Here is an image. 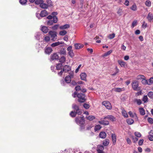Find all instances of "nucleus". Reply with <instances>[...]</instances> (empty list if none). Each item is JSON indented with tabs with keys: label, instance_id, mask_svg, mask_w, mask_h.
I'll return each mask as SVG.
<instances>
[{
	"label": "nucleus",
	"instance_id": "nucleus-48",
	"mask_svg": "<svg viewBox=\"0 0 153 153\" xmlns=\"http://www.w3.org/2000/svg\"><path fill=\"white\" fill-rule=\"evenodd\" d=\"M27 2V0H20L19 2L22 5H25Z\"/></svg>",
	"mask_w": 153,
	"mask_h": 153
},
{
	"label": "nucleus",
	"instance_id": "nucleus-31",
	"mask_svg": "<svg viewBox=\"0 0 153 153\" xmlns=\"http://www.w3.org/2000/svg\"><path fill=\"white\" fill-rule=\"evenodd\" d=\"M130 9L134 11H135L137 10V6L135 4H134L132 6L130 7Z\"/></svg>",
	"mask_w": 153,
	"mask_h": 153
},
{
	"label": "nucleus",
	"instance_id": "nucleus-15",
	"mask_svg": "<svg viewBox=\"0 0 153 153\" xmlns=\"http://www.w3.org/2000/svg\"><path fill=\"white\" fill-rule=\"evenodd\" d=\"M87 75L85 73H82L80 74L81 79L82 80L86 81V80Z\"/></svg>",
	"mask_w": 153,
	"mask_h": 153
},
{
	"label": "nucleus",
	"instance_id": "nucleus-5",
	"mask_svg": "<svg viewBox=\"0 0 153 153\" xmlns=\"http://www.w3.org/2000/svg\"><path fill=\"white\" fill-rule=\"evenodd\" d=\"M49 35L51 38V40L55 41L56 39L57 35L56 32L52 31H50L48 33Z\"/></svg>",
	"mask_w": 153,
	"mask_h": 153
},
{
	"label": "nucleus",
	"instance_id": "nucleus-12",
	"mask_svg": "<svg viewBox=\"0 0 153 153\" xmlns=\"http://www.w3.org/2000/svg\"><path fill=\"white\" fill-rule=\"evenodd\" d=\"M48 15V13L47 11L45 10L41 11L40 13V16L42 17H44Z\"/></svg>",
	"mask_w": 153,
	"mask_h": 153
},
{
	"label": "nucleus",
	"instance_id": "nucleus-26",
	"mask_svg": "<svg viewBox=\"0 0 153 153\" xmlns=\"http://www.w3.org/2000/svg\"><path fill=\"white\" fill-rule=\"evenodd\" d=\"M109 143V140L108 139H106L103 142V144L105 146H108Z\"/></svg>",
	"mask_w": 153,
	"mask_h": 153
},
{
	"label": "nucleus",
	"instance_id": "nucleus-51",
	"mask_svg": "<svg viewBox=\"0 0 153 153\" xmlns=\"http://www.w3.org/2000/svg\"><path fill=\"white\" fill-rule=\"evenodd\" d=\"M115 36V34L114 33H113L112 34H110L109 35L108 37L110 39H112L114 38Z\"/></svg>",
	"mask_w": 153,
	"mask_h": 153
},
{
	"label": "nucleus",
	"instance_id": "nucleus-56",
	"mask_svg": "<svg viewBox=\"0 0 153 153\" xmlns=\"http://www.w3.org/2000/svg\"><path fill=\"white\" fill-rule=\"evenodd\" d=\"M69 55L71 57H72L74 56V53L73 52V51H68V52Z\"/></svg>",
	"mask_w": 153,
	"mask_h": 153
},
{
	"label": "nucleus",
	"instance_id": "nucleus-6",
	"mask_svg": "<svg viewBox=\"0 0 153 153\" xmlns=\"http://www.w3.org/2000/svg\"><path fill=\"white\" fill-rule=\"evenodd\" d=\"M102 104L108 109H111L112 108L110 103L108 101H103L102 102Z\"/></svg>",
	"mask_w": 153,
	"mask_h": 153
},
{
	"label": "nucleus",
	"instance_id": "nucleus-54",
	"mask_svg": "<svg viewBox=\"0 0 153 153\" xmlns=\"http://www.w3.org/2000/svg\"><path fill=\"white\" fill-rule=\"evenodd\" d=\"M135 135L137 137H140L141 136V134L140 133L137 132H135L134 133Z\"/></svg>",
	"mask_w": 153,
	"mask_h": 153
},
{
	"label": "nucleus",
	"instance_id": "nucleus-2",
	"mask_svg": "<svg viewBox=\"0 0 153 153\" xmlns=\"http://www.w3.org/2000/svg\"><path fill=\"white\" fill-rule=\"evenodd\" d=\"M74 73L71 71L69 73V75L66 76L65 79V81L67 83H69L71 81V79L74 77Z\"/></svg>",
	"mask_w": 153,
	"mask_h": 153
},
{
	"label": "nucleus",
	"instance_id": "nucleus-28",
	"mask_svg": "<svg viewBox=\"0 0 153 153\" xmlns=\"http://www.w3.org/2000/svg\"><path fill=\"white\" fill-rule=\"evenodd\" d=\"M66 58L64 56H62L59 59V61L60 62L62 63H64L65 61Z\"/></svg>",
	"mask_w": 153,
	"mask_h": 153
},
{
	"label": "nucleus",
	"instance_id": "nucleus-27",
	"mask_svg": "<svg viewBox=\"0 0 153 153\" xmlns=\"http://www.w3.org/2000/svg\"><path fill=\"white\" fill-rule=\"evenodd\" d=\"M139 111L140 114L142 115H144L145 114V112L144 110L142 108H140L139 109Z\"/></svg>",
	"mask_w": 153,
	"mask_h": 153
},
{
	"label": "nucleus",
	"instance_id": "nucleus-60",
	"mask_svg": "<svg viewBox=\"0 0 153 153\" xmlns=\"http://www.w3.org/2000/svg\"><path fill=\"white\" fill-rule=\"evenodd\" d=\"M59 26V25H56L52 27V29L54 30H56L57 29Z\"/></svg>",
	"mask_w": 153,
	"mask_h": 153
},
{
	"label": "nucleus",
	"instance_id": "nucleus-30",
	"mask_svg": "<svg viewBox=\"0 0 153 153\" xmlns=\"http://www.w3.org/2000/svg\"><path fill=\"white\" fill-rule=\"evenodd\" d=\"M76 114V113L75 112V111H72L71 112L70 115L73 117H75Z\"/></svg>",
	"mask_w": 153,
	"mask_h": 153
},
{
	"label": "nucleus",
	"instance_id": "nucleus-40",
	"mask_svg": "<svg viewBox=\"0 0 153 153\" xmlns=\"http://www.w3.org/2000/svg\"><path fill=\"white\" fill-rule=\"evenodd\" d=\"M141 82L144 85H148V81L145 79V78L142 79Z\"/></svg>",
	"mask_w": 153,
	"mask_h": 153
},
{
	"label": "nucleus",
	"instance_id": "nucleus-63",
	"mask_svg": "<svg viewBox=\"0 0 153 153\" xmlns=\"http://www.w3.org/2000/svg\"><path fill=\"white\" fill-rule=\"evenodd\" d=\"M75 89L76 91H77L80 90H81L80 87L79 85H78L75 87Z\"/></svg>",
	"mask_w": 153,
	"mask_h": 153
},
{
	"label": "nucleus",
	"instance_id": "nucleus-59",
	"mask_svg": "<svg viewBox=\"0 0 153 153\" xmlns=\"http://www.w3.org/2000/svg\"><path fill=\"white\" fill-rule=\"evenodd\" d=\"M147 27V24L145 22H143L142 25V27L144 28H146Z\"/></svg>",
	"mask_w": 153,
	"mask_h": 153
},
{
	"label": "nucleus",
	"instance_id": "nucleus-37",
	"mask_svg": "<svg viewBox=\"0 0 153 153\" xmlns=\"http://www.w3.org/2000/svg\"><path fill=\"white\" fill-rule=\"evenodd\" d=\"M62 66V63H60L58 64L56 67V69L57 70H59L61 69Z\"/></svg>",
	"mask_w": 153,
	"mask_h": 153
},
{
	"label": "nucleus",
	"instance_id": "nucleus-32",
	"mask_svg": "<svg viewBox=\"0 0 153 153\" xmlns=\"http://www.w3.org/2000/svg\"><path fill=\"white\" fill-rule=\"evenodd\" d=\"M101 127L99 125H98L95 126L94 128V131H97L100 129Z\"/></svg>",
	"mask_w": 153,
	"mask_h": 153
},
{
	"label": "nucleus",
	"instance_id": "nucleus-4",
	"mask_svg": "<svg viewBox=\"0 0 153 153\" xmlns=\"http://www.w3.org/2000/svg\"><path fill=\"white\" fill-rule=\"evenodd\" d=\"M84 121L83 117H79L75 118V122L77 124H83L84 123Z\"/></svg>",
	"mask_w": 153,
	"mask_h": 153
},
{
	"label": "nucleus",
	"instance_id": "nucleus-62",
	"mask_svg": "<svg viewBox=\"0 0 153 153\" xmlns=\"http://www.w3.org/2000/svg\"><path fill=\"white\" fill-rule=\"evenodd\" d=\"M144 140L143 139H140L139 142L138 144L139 145L141 146L143 144Z\"/></svg>",
	"mask_w": 153,
	"mask_h": 153
},
{
	"label": "nucleus",
	"instance_id": "nucleus-23",
	"mask_svg": "<svg viewBox=\"0 0 153 153\" xmlns=\"http://www.w3.org/2000/svg\"><path fill=\"white\" fill-rule=\"evenodd\" d=\"M40 7L43 9H47L48 7V5L46 4L43 3H42L41 4H40Z\"/></svg>",
	"mask_w": 153,
	"mask_h": 153
},
{
	"label": "nucleus",
	"instance_id": "nucleus-39",
	"mask_svg": "<svg viewBox=\"0 0 153 153\" xmlns=\"http://www.w3.org/2000/svg\"><path fill=\"white\" fill-rule=\"evenodd\" d=\"M44 2L43 0H36L35 1V3L36 4H40H40Z\"/></svg>",
	"mask_w": 153,
	"mask_h": 153
},
{
	"label": "nucleus",
	"instance_id": "nucleus-18",
	"mask_svg": "<svg viewBox=\"0 0 153 153\" xmlns=\"http://www.w3.org/2000/svg\"><path fill=\"white\" fill-rule=\"evenodd\" d=\"M125 89L124 88H115L114 89V91H115L118 92H120L122 91H125Z\"/></svg>",
	"mask_w": 153,
	"mask_h": 153
},
{
	"label": "nucleus",
	"instance_id": "nucleus-25",
	"mask_svg": "<svg viewBox=\"0 0 153 153\" xmlns=\"http://www.w3.org/2000/svg\"><path fill=\"white\" fill-rule=\"evenodd\" d=\"M134 101L135 102H136L137 104L138 105H140L142 104V101L140 99H135Z\"/></svg>",
	"mask_w": 153,
	"mask_h": 153
},
{
	"label": "nucleus",
	"instance_id": "nucleus-61",
	"mask_svg": "<svg viewBox=\"0 0 153 153\" xmlns=\"http://www.w3.org/2000/svg\"><path fill=\"white\" fill-rule=\"evenodd\" d=\"M40 34L39 33H37L36 35L35 36V37L36 39H37L39 40V38L40 37Z\"/></svg>",
	"mask_w": 153,
	"mask_h": 153
},
{
	"label": "nucleus",
	"instance_id": "nucleus-50",
	"mask_svg": "<svg viewBox=\"0 0 153 153\" xmlns=\"http://www.w3.org/2000/svg\"><path fill=\"white\" fill-rule=\"evenodd\" d=\"M143 101L144 102H146L148 101V98L147 96H144L143 98Z\"/></svg>",
	"mask_w": 153,
	"mask_h": 153
},
{
	"label": "nucleus",
	"instance_id": "nucleus-43",
	"mask_svg": "<svg viewBox=\"0 0 153 153\" xmlns=\"http://www.w3.org/2000/svg\"><path fill=\"white\" fill-rule=\"evenodd\" d=\"M53 23L52 20H49L47 22V24L48 25H52Z\"/></svg>",
	"mask_w": 153,
	"mask_h": 153
},
{
	"label": "nucleus",
	"instance_id": "nucleus-21",
	"mask_svg": "<svg viewBox=\"0 0 153 153\" xmlns=\"http://www.w3.org/2000/svg\"><path fill=\"white\" fill-rule=\"evenodd\" d=\"M70 27V25L69 24H65L59 27L60 29L63 30L69 28Z\"/></svg>",
	"mask_w": 153,
	"mask_h": 153
},
{
	"label": "nucleus",
	"instance_id": "nucleus-3",
	"mask_svg": "<svg viewBox=\"0 0 153 153\" xmlns=\"http://www.w3.org/2000/svg\"><path fill=\"white\" fill-rule=\"evenodd\" d=\"M131 85L133 89L135 91H138L140 90V87L138 86V82L136 80L132 82Z\"/></svg>",
	"mask_w": 153,
	"mask_h": 153
},
{
	"label": "nucleus",
	"instance_id": "nucleus-35",
	"mask_svg": "<svg viewBox=\"0 0 153 153\" xmlns=\"http://www.w3.org/2000/svg\"><path fill=\"white\" fill-rule=\"evenodd\" d=\"M145 4L146 6L150 7L151 5V3L149 0H147L145 2Z\"/></svg>",
	"mask_w": 153,
	"mask_h": 153
},
{
	"label": "nucleus",
	"instance_id": "nucleus-64",
	"mask_svg": "<svg viewBox=\"0 0 153 153\" xmlns=\"http://www.w3.org/2000/svg\"><path fill=\"white\" fill-rule=\"evenodd\" d=\"M44 39L46 41L48 42L50 40V38L49 36H47L45 37Z\"/></svg>",
	"mask_w": 153,
	"mask_h": 153
},
{
	"label": "nucleus",
	"instance_id": "nucleus-36",
	"mask_svg": "<svg viewBox=\"0 0 153 153\" xmlns=\"http://www.w3.org/2000/svg\"><path fill=\"white\" fill-rule=\"evenodd\" d=\"M67 33V32L65 30H62L59 32V34L61 36H64Z\"/></svg>",
	"mask_w": 153,
	"mask_h": 153
},
{
	"label": "nucleus",
	"instance_id": "nucleus-11",
	"mask_svg": "<svg viewBox=\"0 0 153 153\" xmlns=\"http://www.w3.org/2000/svg\"><path fill=\"white\" fill-rule=\"evenodd\" d=\"M59 57L56 53H53L51 55V59L52 60L58 59Z\"/></svg>",
	"mask_w": 153,
	"mask_h": 153
},
{
	"label": "nucleus",
	"instance_id": "nucleus-41",
	"mask_svg": "<svg viewBox=\"0 0 153 153\" xmlns=\"http://www.w3.org/2000/svg\"><path fill=\"white\" fill-rule=\"evenodd\" d=\"M122 114L125 117H128V114L125 110H123L122 111Z\"/></svg>",
	"mask_w": 153,
	"mask_h": 153
},
{
	"label": "nucleus",
	"instance_id": "nucleus-58",
	"mask_svg": "<svg viewBox=\"0 0 153 153\" xmlns=\"http://www.w3.org/2000/svg\"><path fill=\"white\" fill-rule=\"evenodd\" d=\"M148 121L149 123L151 124L153 123V120L152 118L149 117L148 118Z\"/></svg>",
	"mask_w": 153,
	"mask_h": 153
},
{
	"label": "nucleus",
	"instance_id": "nucleus-52",
	"mask_svg": "<svg viewBox=\"0 0 153 153\" xmlns=\"http://www.w3.org/2000/svg\"><path fill=\"white\" fill-rule=\"evenodd\" d=\"M123 13V12L122 11V9L120 8L117 11V14H118L120 16Z\"/></svg>",
	"mask_w": 153,
	"mask_h": 153
},
{
	"label": "nucleus",
	"instance_id": "nucleus-9",
	"mask_svg": "<svg viewBox=\"0 0 153 153\" xmlns=\"http://www.w3.org/2000/svg\"><path fill=\"white\" fill-rule=\"evenodd\" d=\"M98 122L100 124L104 125H108L109 124L108 121L104 120L102 118H101V121H99Z\"/></svg>",
	"mask_w": 153,
	"mask_h": 153
},
{
	"label": "nucleus",
	"instance_id": "nucleus-47",
	"mask_svg": "<svg viewBox=\"0 0 153 153\" xmlns=\"http://www.w3.org/2000/svg\"><path fill=\"white\" fill-rule=\"evenodd\" d=\"M53 21L54 23H56L57 22L58 19L56 16H53Z\"/></svg>",
	"mask_w": 153,
	"mask_h": 153
},
{
	"label": "nucleus",
	"instance_id": "nucleus-1",
	"mask_svg": "<svg viewBox=\"0 0 153 153\" xmlns=\"http://www.w3.org/2000/svg\"><path fill=\"white\" fill-rule=\"evenodd\" d=\"M77 97L78 98V101L80 103H82L85 102L86 100L85 95L84 94H78Z\"/></svg>",
	"mask_w": 153,
	"mask_h": 153
},
{
	"label": "nucleus",
	"instance_id": "nucleus-55",
	"mask_svg": "<svg viewBox=\"0 0 153 153\" xmlns=\"http://www.w3.org/2000/svg\"><path fill=\"white\" fill-rule=\"evenodd\" d=\"M83 106L86 109H88L90 107L89 105L86 103H84Z\"/></svg>",
	"mask_w": 153,
	"mask_h": 153
},
{
	"label": "nucleus",
	"instance_id": "nucleus-22",
	"mask_svg": "<svg viewBox=\"0 0 153 153\" xmlns=\"http://www.w3.org/2000/svg\"><path fill=\"white\" fill-rule=\"evenodd\" d=\"M41 30L44 33H46L48 32V29L47 27L43 26L42 27Z\"/></svg>",
	"mask_w": 153,
	"mask_h": 153
},
{
	"label": "nucleus",
	"instance_id": "nucleus-46",
	"mask_svg": "<svg viewBox=\"0 0 153 153\" xmlns=\"http://www.w3.org/2000/svg\"><path fill=\"white\" fill-rule=\"evenodd\" d=\"M112 52V50H110L107 52L105 53L104 54V56H106L110 55Z\"/></svg>",
	"mask_w": 153,
	"mask_h": 153
},
{
	"label": "nucleus",
	"instance_id": "nucleus-20",
	"mask_svg": "<svg viewBox=\"0 0 153 153\" xmlns=\"http://www.w3.org/2000/svg\"><path fill=\"white\" fill-rule=\"evenodd\" d=\"M111 138L113 141V143L114 145L116 142V136L115 134H111Z\"/></svg>",
	"mask_w": 153,
	"mask_h": 153
},
{
	"label": "nucleus",
	"instance_id": "nucleus-29",
	"mask_svg": "<svg viewBox=\"0 0 153 153\" xmlns=\"http://www.w3.org/2000/svg\"><path fill=\"white\" fill-rule=\"evenodd\" d=\"M127 123L129 125H131L134 122V120L131 119H128L127 120Z\"/></svg>",
	"mask_w": 153,
	"mask_h": 153
},
{
	"label": "nucleus",
	"instance_id": "nucleus-57",
	"mask_svg": "<svg viewBox=\"0 0 153 153\" xmlns=\"http://www.w3.org/2000/svg\"><path fill=\"white\" fill-rule=\"evenodd\" d=\"M47 2L48 4H47L48 5V7L52 5V2L51 0H47Z\"/></svg>",
	"mask_w": 153,
	"mask_h": 153
},
{
	"label": "nucleus",
	"instance_id": "nucleus-10",
	"mask_svg": "<svg viewBox=\"0 0 153 153\" xmlns=\"http://www.w3.org/2000/svg\"><path fill=\"white\" fill-rule=\"evenodd\" d=\"M147 18L150 22L152 21L153 22V14L152 13H149L147 17Z\"/></svg>",
	"mask_w": 153,
	"mask_h": 153
},
{
	"label": "nucleus",
	"instance_id": "nucleus-14",
	"mask_svg": "<svg viewBox=\"0 0 153 153\" xmlns=\"http://www.w3.org/2000/svg\"><path fill=\"white\" fill-rule=\"evenodd\" d=\"M64 44V42H58L51 44V46L52 47H55L58 46L60 44Z\"/></svg>",
	"mask_w": 153,
	"mask_h": 153
},
{
	"label": "nucleus",
	"instance_id": "nucleus-53",
	"mask_svg": "<svg viewBox=\"0 0 153 153\" xmlns=\"http://www.w3.org/2000/svg\"><path fill=\"white\" fill-rule=\"evenodd\" d=\"M145 78V77L144 76L142 75H138L137 78V79H142Z\"/></svg>",
	"mask_w": 153,
	"mask_h": 153
},
{
	"label": "nucleus",
	"instance_id": "nucleus-19",
	"mask_svg": "<svg viewBox=\"0 0 153 153\" xmlns=\"http://www.w3.org/2000/svg\"><path fill=\"white\" fill-rule=\"evenodd\" d=\"M106 134L105 132L102 131L100 133L99 136L102 138L104 139L106 137Z\"/></svg>",
	"mask_w": 153,
	"mask_h": 153
},
{
	"label": "nucleus",
	"instance_id": "nucleus-33",
	"mask_svg": "<svg viewBox=\"0 0 153 153\" xmlns=\"http://www.w3.org/2000/svg\"><path fill=\"white\" fill-rule=\"evenodd\" d=\"M72 108L74 110V111H76L79 108V107L76 104H73L72 105Z\"/></svg>",
	"mask_w": 153,
	"mask_h": 153
},
{
	"label": "nucleus",
	"instance_id": "nucleus-7",
	"mask_svg": "<svg viewBox=\"0 0 153 153\" xmlns=\"http://www.w3.org/2000/svg\"><path fill=\"white\" fill-rule=\"evenodd\" d=\"M106 119H108L112 122H114L116 121V118L113 116L112 115H108L104 118V120Z\"/></svg>",
	"mask_w": 153,
	"mask_h": 153
},
{
	"label": "nucleus",
	"instance_id": "nucleus-13",
	"mask_svg": "<svg viewBox=\"0 0 153 153\" xmlns=\"http://www.w3.org/2000/svg\"><path fill=\"white\" fill-rule=\"evenodd\" d=\"M75 48L76 49H79L82 48L84 45H83L81 44H76L74 45Z\"/></svg>",
	"mask_w": 153,
	"mask_h": 153
},
{
	"label": "nucleus",
	"instance_id": "nucleus-38",
	"mask_svg": "<svg viewBox=\"0 0 153 153\" xmlns=\"http://www.w3.org/2000/svg\"><path fill=\"white\" fill-rule=\"evenodd\" d=\"M153 83V77H151L149 80L148 85H150Z\"/></svg>",
	"mask_w": 153,
	"mask_h": 153
},
{
	"label": "nucleus",
	"instance_id": "nucleus-17",
	"mask_svg": "<svg viewBox=\"0 0 153 153\" xmlns=\"http://www.w3.org/2000/svg\"><path fill=\"white\" fill-rule=\"evenodd\" d=\"M59 53L61 55H65L66 54V51L64 48H62L60 50Z\"/></svg>",
	"mask_w": 153,
	"mask_h": 153
},
{
	"label": "nucleus",
	"instance_id": "nucleus-44",
	"mask_svg": "<svg viewBox=\"0 0 153 153\" xmlns=\"http://www.w3.org/2000/svg\"><path fill=\"white\" fill-rule=\"evenodd\" d=\"M75 112L76 113V114H78V115H80L82 114V110L80 108L78 109L77 110L75 111Z\"/></svg>",
	"mask_w": 153,
	"mask_h": 153
},
{
	"label": "nucleus",
	"instance_id": "nucleus-16",
	"mask_svg": "<svg viewBox=\"0 0 153 153\" xmlns=\"http://www.w3.org/2000/svg\"><path fill=\"white\" fill-rule=\"evenodd\" d=\"M52 51V49L50 47H48L45 48V53L47 54H50Z\"/></svg>",
	"mask_w": 153,
	"mask_h": 153
},
{
	"label": "nucleus",
	"instance_id": "nucleus-49",
	"mask_svg": "<svg viewBox=\"0 0 153 153\" xmlns=\"http://www.w3.org/2000/svg\"><path fill=\"white\" fill-rule=\"evenodd\" d=\"M148 96L151 98H153V92L150 91L148 92Z\"/></svg>",
	"mask_w": 153,
	"mask_h": 153
},
{
	"label": "nucleus",
	"instance_id": "nucleus-24",
	"mask_svg": "<svg viewBox=\"0 0 153 153\" xmlns=\"http://www.w3.org/2000/svg\"><path fill=\"white\" fill-rule=\"evenodd\" d=\"M118 62L121 67H125L126 64L125 62L121 60H118Z\"/></svg>",
	"mask_w": 153,
	"mask_h": 153
},
{
	"label": "nucleus",
	"instance_id": "nucleus-34",
	"mask_svg": "<svg viewBox=\"0 0 153 153\" xmlns=\"http://www.w3.org/2000/svg\"><path fill=\"white\" fill-rule=\"evenodd\" d=\"M95 117L94 116L92 115L86 117V118L90 120H92L95 119Z\"/></svg>",
	"mask_w": 153,
	"mask_h": 153
},
{
	"label": "nucleus",
	"instance_id": "nucleus-8",
	"mask_svg": "<svg viewBox=\"0 0 153 153\" xmlns=\"http://www.w3.org/2000/svg\"><path fill=\"white\" fill-rule=\"evenodd\" d=\"M71 69V67L69 65H65L63 68V71L65 73L69 71Z\"/></svg>",
	"mask_w": 153,
	"mask_h": 153
},
{
	"label": "nucleus",
	"instance_id": "nucleus-45",
	"mask_svg": "<svg viewBox=\"0 0 153 153\" xmlns=\"http://www.w3.org/2000/svg\"><path fill=\"white\" fill-rule=\"evenodd\" d=\"M128 114L131 117H137L136 114L134 113V114H133L132 113L131 111L128 112Z\"/></svg>",
	"mask_w": 153,
	"mask_h": 153
},
{
	"label": "nucleus",
	"instance_id": "nucleus-42",
	"mask_svg": "<svg viewBox=\"0 0 153 153\" xmlns=\"http://www.w3.org/2000/svg\"><path fill=\"white\" fill-rule=\"evenodd\" d=\"M137 21L136 20H134L132 22L131 27L132 28L134 27L137 25Z\"/></svg>",
	"mask_w": 153,
	"mask_h": 153
}]
</instances>
